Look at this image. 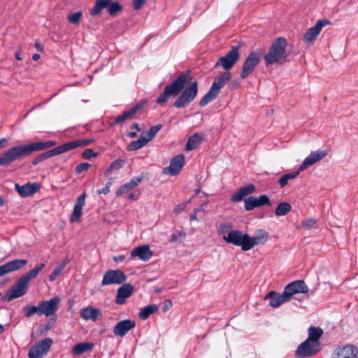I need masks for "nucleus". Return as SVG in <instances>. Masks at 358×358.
Returning a JSON list of instances; mask_svg holds the SVG:
<instances>
[{"instance_id":"obj_1","label":"nucleus","mask_w":358,"mask_h":358,"mask_svg":"<svg viewBox=\"0 0 358 358\" xmlns=\"http://www.w3.org/2000/svg\"><path fill=\"white\" fill-rule=\"evenodd\" d=\"M189 77V71H183L180 73L174 80L164 87L163 92L157 98L156 103L164 104L168 101L169 96H178L173 103V106L176 108H184L188 106L195 99L199 91L198 83L194 81L185 87L179 95L187 84Z\"/></svg>"},{"instance_id":"obj_2","label":"nucleus","mask_w":358,"mask_h":358,"mask_svg":"<svg viewBox=\"0 0 358 358\" xmlns=\"http://www.w3.org/2000/svg\"><path fill=\"white\" fill-rule=\"evenodd\" d=\"M56 145L54 141H36L10 147L0 155V166H8L13 162L31 155L34 152L47 150Z\"/></svg>"},{"instance_id":"obj_3","label":"nucleus","mask_w":358,"mask_h":358,"mask_svg":"<svg viewBox=\"0 0 358 358\" xmlns=\"http://www.w3.org/2000/svg\"><path fill=\"white\" fill-rule=\"evenodd\" d=\"M287 45V41L285 38L278 37L275 39L264 57L266 65H271L286 59L289 56L286 52Z\"/></svg>"},{"instance_id":"obj_4","label":"nucleus","mask_w":358,"mask_h":358,"mask_svg":"<svg viewBox=\"0 0 358 358\" xmlns=\"http://www.w3.org/2000/svg\"><path fill=\"white\" fill-rule=\"evenodd\" d=\"M231 78V73L229 71H224L217 77L213 83L210 90L200 100L199 106L204 107L214 100L217 96L220 89L227 84Z\"/></svg>"},{"instance_id":"obj_5","label":"nucleus","mask_w":358,"mask_h":358,"mask_svg":"<svg viewBox=\"0 0 358 358\" xmlns=\"http://www.w3.org/2000/svg\"><path fill=\"white\" fill-rule=\"evenodd\" d=\"M240 45H236L230 49V50L222 57H220L215 63L214 67L222 66L225 71H229L240 58Z\"/></svg>"},{"instance_id":"obj_6","label":"nucleus","mask_w":358,"mask_h":358,"mask_svg":"<svg viewBox=\"0 0 358 358\" xmlns=\"http://www.w3.org/2000/svg\"><path fill=\"white\" fill-rule=\"evenodd\" d=\"M223 239L227 243L241 247L243 251L250 250V236L240 230L230 231L227 236H223Z\"/></svg>"},{"instance_id":"obj_7","label":"nucleus","mask_w":358,"mask_h":358,"mask_svg":"<svg viewBox=\"0 0 358 358\" xmlns=\"http://www.w3.org/2000/svg\"><path fill=\"white\" fill-rule=\"evenodd\" d=\"M29 285L20 278L3 295L2 300L10 302L27 294Z\"/></svg>"},{"instance_id":"obj_8","label":"nucleus","mask_w":358,"mask_h":358,"mask_svg":"<svg viewBox=\"0 0 358 358\" xmlns=\"http://www.w3.org/2000/svg\"><path fill=\"white\" fill-rule=\"evenodd\" d=\"M260 62V54L257 52H250L243 63L240 77L242 79L247 78L254 71Z\"/></svg>"},{"instance_id":"obj_9","label":"nucleus","mask_w":358,"mask_h":358,"mask_svg":"<svg viewBox=\"0 0 358 358\" xmlns=\"http://www.w3.org/2000/svg\"><path fill=\"white\" fill-rule=\"evenodd\" d=\"M53 343L51 338H45L32 345L29 352V358H43L50 350Z\"/></svg>"},{"instance_id":"obj_10","label":"nucleus","mask_w":358,"mask_h":358,"mask_svg":"<svg viewBox=\"0 0 358 358\" xmlns=\"http://www.w3.org/2000/svg\"><path fill=\"white\" fill-rule=\"evenodd\" d=\"M127 280V275L125 273L120 270H108L103 275L101 285L106 286L109 285H122Z\"/></svg>"},{"instance_id":"obj_11","label":"nucleus","mask_w":358,"mask_h":358,"mask_svg":"<svg viewBox=\"0 0 358 358\" xmlns=\"http://www.w3.org/2000/svg\"><path fill=\"white\" fill-rule=\"evenodd\" d=\"M320 350V348L309 341H304L295 351L296 358H309L316 355Z\"/></svg>"},{"instance_id":"obj_12","label":"nucleus","mask_w":358,"mask_h":358,"mask_svg":"<svg viewBox=\"0 0 358 358\" xmlns=\"http://www.w3.org/2000/svg\"><path fill=\"white\" fill-rule=\"evenodd\" d=\"M263 206H271L270 199L266 194H262L259 197L249 196L244 199V208L247 211Z\"/></svg>"},{"instance_id":"obj_13","label":"nucleus","mask_w":358,"mask_h":358,"mask_svg":"<svg viewBox=\"0 0 358 358\" xmlns=\"http://www.w3.org/2000/svg\"><path fill=\"white\" fill-rule=\"evenodd\" d=\"M330 23V21L327 19L317 20L316 24L313 27L309 28L303 34V40L306 43L315 41L320 33L322 28Z\"/></svg>"},{"instance_id":"obj_14","label":"nucleus","mask_w":358,"mask_h":358,"mask_svg":"<svg viewBox=\"0 0 358 358\" xmlns=\"http://www.w3.org/2000/svg\"><path fill=\"white\" fill-rule=\"evenodd\" d=\"M309 291L308 286L305 282L302 280H298L293 281L287 285L284 289V292L287 294V296L291 299L292 296L298 293L306 294Z\"/></svg>"},{"instance_id":"obj_15","label":"nucleus","mask_w":358,"mask_h":358,"mask_svg":"<svg viewBox=\"0 0 358 358\" xmlns=\"http://www.w3.org/2000/svg\"><path fill=\"white\" fill-rule=\"evenodd\" d=\"M28 263L27 259H15L0 266V277L23 268Z\"/></svg>"},{"instance_id":"obj_16","label":"nucleus","mask_w":358,"mask_h":358,"mask_svg":"<svg viewBox=\"0 0 358 358\" xmlns=\"http://www.w3.org/2000/svg\"><path fill=\"white\" fill-rule=\"evenodd\" d=\"M59 301L60 299L56 296L52 297L50 300L40 302L41 314L47 317L54 315L58 309Z\"/></svg>"},{"instance_id":"obj_17","label":"nucleus","mask_w":358,"mask_h":358,"mask_svg":"<svg viewBox=\"0 0 358 358\" xmlns=\"http://www.w3.org/2000/svg\"><path fill=\"white\" fill-rule=\"evenodd\" d=\"M327 150H317L312 152L308 157L305 158L302 164L299 167V171H303L308 167L322 159L324 157L327 156Z\"/></svg>"},{"instance_id":"obj_18","label":"nucleus","mask_w":358,"mask_h":358,"mask_svg":"<svg viewBox=\"0 0 358 358\" xmlns=\"http://www.w3.org/2000/svg\"><path fill=\"white\" fill-rule=\"evenodd\" d=\"M185 165V157L182 154L178 155L171 159L169 166L163 171L164 173H169L171 176L177 175Z\"/></svg>"},{"instance_id":"obj_19","label":"nucleus","mask_w":358,"mask_h":358,"mask_svg":"<svg viewBox=\"0 0 358 358\" xmlns=\"http://www.w3.org/2000/svg\"><path fill=\"white\" fill-rule=\"evenodd\" d=\"M264 299H269V305L273 308H278L282 303L289 301L284 291L282 294H278L275 291H271L264 296Z\"/></svg>"},{"instance_id":"obj_20","label":"nucleus","mask_w":358,"mask_h":358,"mask_svg":"<svg viewBox=\"0 0 358 358\" xmlns=\"http://www.w3.org/2000/svg\"><path fill=\"white\" fill-rule=\"evenodd\" d=\"M134 320L127 319L116 324L113 329V334L117 336H124L131 329L135 327Z\"/></svg>"},{"instance_id":"obj_21","label":"nucleus","mask_w":358,"mask_h":358,"mask_svg":"<svg viewBox=\"0 0 358 358\" xmlns=\"http://www.w3.org/2000/svg\"><path fill=\"white\" fill-rule=\"evenodd\" d=\"M152 255L153 252L150 250V246L148 245H143L132 250L130 259L138 257L143 262H147L151 259Z\"/></svg>"},{"instance_id":"obj_22","label":"nucleus","mask_w":358,"mask_h":358,"mask_svg":"<svg viewBox=\"0 0 358 358\" xmlns=\"http://www.w3.org/2000/svg\"><path fill=\"white\" fill-rule=\"evenodd\" d=\"M86 194H81L76 199L73 212L71 213L70 221L72 223L78 222L82 216L83 208L85 205Z\"/></svg>"},{"instance_id":"obj_23","label":"nucleus","mask_w":358,"mask_h":358,"mask_svg":"<svg viewBox=\"0 0 358 358\" xmlns=\"http://www.w3.org/2000/svg\"><path fill=\"white\" fill-rule=\"evenodd\" d=\"M134 291V286L130 283H124L118 288L115 303L118 305L125 303L126 299L131 296Z\"/></svg>"},{"instance_id":"obj_24","label":"nucleus","mask_w":358,"mask_h":358,"mask_svg":"<svg viewBox=\"0 0 358 358\" xmlns=\"http://www.w3.org/2000/svg\"><path fill=\"white\" fill-rule=\"evenodd\" d=\"M40 185L34 182L33 184L27 183L24 185L15 184V189L21 197L25 198L30 196L39 190Z\"/></svg>"},{"instance_id":"obj_25","label":"nucleus","mask_w":358,"mask_h":358,"mask_svg":"<svg viewBox=\"0 0 358 358\" xmlns=\"http://www.w3.org/2000/svg\"><path fill=\"white\" fill-rule=\"evenodd\" d=\"M64 153L62 145L57 146L56 148H54L51 150H49L46 152H44L43 153H41L36 156L33 160H32V164L34 166H36L39 163L45 161V159L52 157L54 156L60 155Z\"/></svg>"},{"instance_id":"obj_26","label":"nucleus","mask_w":358,"mask_h":358,"mask_svg":"<svg viewBox=\"0 0 358 358\" xmlns=\"http://www.w3.org/2000/svg\"><path fill=\"white\" fill-rule=\"evenodd\" d=\"M255 185L250 183L241 187L236 192L232 194L230 200L232 202H240L243 199L255 192Z\"/></svg>"},{"instance_id":"obj_27","label":"nucleus","mask_w":358,"mask_h":358,"mask_svg":"<svg viewBox=\"0 0 358 358\" xmlns=\"http://www.w3.org/2000/svg\"><path fill=\"white\" fill-rule=\"evenodd\" d=\"M80 315L85 320H91L95 322L101 318L102 313L99 309L88 306L80 309Z\"/></svg>"},{"instance_id":"obj_28","label":"nucleus","mask_w":358,"mask_h":358,"mask_svg":"<svg viewBox=\"0 0 358 358\" xmlns=\"http://www.w3.org/2000/svg\"><path fill=\"white\" fill-rule=\"evenodd\" d=\"M143 107V104H137L128 110L123 112L121 115L117 116L112 125H116L124 122L127 120L131 119L134 115Z\"/></svg>"},{"instance_id":"obj_29","label":"nucleus","mask_w":358,"mask_h":358,"mask_svg":"<svg viewBox=\"0 0 358 358\" xmlns=\"http://www.w3.org/2000/svg\"><path fill=\"white\" fill-rule=\"evenodd\" d=\"M335 355H340L347 358H358V348L353 345H346L334 351Z\"/></svg>"},{"instance_id":"obj_30","label":"nucleus","mask_w":358,"mask_h":358,"mask_svg":"<svg viewBox=\"0 0 358 358\" xmlns=\"http://www.w3.org/2000/svg\"><path fill=\"white\" fill-rule=\"evenodd\" d=\"M323 334V331L320 327H310L308 329V337L306 341L320 348V338Z\"/></svg>"},{"instance_id":"obj_31","label":"nucleus","mask_w":358,"mask_h":358,"mask_svg":"<svg viewBox=\"0 0 358 358\" xmlns=\"http://www.w3.org/2000/svg\"><path fill=\"white\" fill-rule=\"evenodd\" d=\"M94 141L92 138L78 139L62 144L64 152L78 147L86 146Z\"/></svg>"},{"instance_id":"obj_32","label":"nucleus","mask_w":358,"mask_h":358,"mask_svg":"<svg viewBox=\"0 0 358 358\" xmlns=\"http://www.w3.org/2000/svg\"><path fill=\"white\" fill-rule=\"evenodd\" d=\"M268 234L263 229H259L256 236H250V250L257 245H263L268 240Z\"/></svg>"},{"instance_id":"obj_33","label":"nucleus","mask_w":358,"mask_h":358,"mask_svg":"<svg viewBox=\"0 0 358 358\" xmlns=\"http://www.w3.org/2000/svg\"><path fill=\"white\" fill-rule=\"evenodd\" d=\"M45 266V264L44 263L38 264L33 269L22 275L20 278L29 285L30 280L35 278Z\"/></svg>"},{"instance_id":"obj_34","label":"nucleus","mask_w":358,"mask_h":358,"mask_svg":"<svg viewBox=\"0 0 358 358\" xmlns=\"http://www.w3.org/2000/svg\"><path fill=\"white\" fill-rule=\"evenodd\" d=\"M110 2V0H96L94 3V6L90 10V15H99L105 8H106L108 10Z\"/></svg>"},{"instance_id":"obj_35","label":"nucleus","mask_w":358,"mask_h":358,"mask_svg":"<svg viewBox=\"0 0 358 358\" xmlns=\"http://www.w3.org/2000/svg\"><path fill=\"white\" fill-rule=\"evenodd\" d=\"M203 137L201 134L195 133L190 136L185 145V150L187 151L196 149L201 143Z\"/></svg>"},{"instance_id":"obj_36","label":"nucleus","mask_w":358,"mask_h":358,"mask_svg":"<svg viewBox=\"0 0 358 358\" xmlns=\"http://www.w3.org/2000/svg\"><path fill=\"white\" fill-rule=\"evenodd\" d=\"M148 143V140L145 139L144 135L141 134V136L138 140L134 141L131 142L127 147V150L128 151H134L137 150L143 146H145Z\"/></svg>"},{"instance_id":"obj_37","label":"nucleus","mask_w":358,"mask_h":358,"mask_svg":"<svg viewBox=\"0 0 358 358\" xmlns=\"http://www.w3.org/2000/svg\"><path fill=\"white\" fill-rule=\"evenodd\" d=\"M158 309L159 308L156 304L148 305L142 308L139 312V317L143 320H145L150 317V315L157 312Z\"/></svg>"},{"instance_id":"obj_38","label":"nucleus","mask_w":358,"mask_h":358,"mask_svg":"<svg viewBox=\"0 0 358 358\" xmlns=\"http://www.w3.org/2000/svg\"><path fill=\"white\" fill-rule=\"evenodd\" d=\"M93 347L94 344L92 343H80L74 345L72 351L74 355H81L91 350Z\"/></svg>"},{"instance_id":"obj_39","label":"nucleus","mask_w":358,"mask_h":358,"mask_svg":"<svg viewBox=\"0 0 358 358\" xmlns=\"http://www.w3.org/2000/svg\"><path fill=\"white\" fill-rule=\"evenodd\" d=\"M124 163V160L120 158L115 159L110 164V166L107 169H106V171H104V176L106 177L110 176L113 171H118L122 167H123Z\"/></svg>"},{"instance_id":"obj_40","label":"nucleus","mask_w":358,"mask_h":358,"mask_svg":"<svg viewBox=\"0 0 358 358\" xmlns=\"http://www.w3.org/2000/svg\"><path fill=\"white\" fill-rule=\"evenodd\" d=\"M292 210V206L289 203L284 201L280 203L275 209L276 216L286 215Z\"/></svg>"},{"instance_id":"obj_41","label":"nucleus","mask_w":358,"mask_h":358,"mask_svg":"<svg viewBox=\"0 0 358 358\" xmlns=\"http://www.w3.org/2000/svg\"><path fill=\"white\" fill-rule=\"evenodd\" d=\"M300 172L301 171H299V169H298V171H296L288 173L283 175L278 180V183L280 186L281 187H285L288 184L289 180L295 179L299 176Z\"/></svg>"},{"instance_id":"obj_42","label":"nucleus","mask_w":358,"mask_h":358,"mask_svg":"<svg viewBox=\"0 0 358 358\" xmlns=\"http://www.w3.org/2000/svg\"><path fill=\"white\" fill-rule=\"evenodd\" d=\"M22 310L24 313V315L26 317H30L34 314H36L39 316L42 315L39 304L38 306H30L24 307Z\"/></svg>"},{"instance_id":"obj_43","label":"nucleus","mask_w":358,"mask_h":358,"mask_svg":"<svg viewBox=\"0 0 358 358\" xmlns=\"http://www.w3.org/2000/svg\"><path fill=\"white\" fill-rule=\"evenodd\" d=\"M162 128V125L161 124H156L155 126L151 127L148 131L146 132H143L142 135H144V137L149 142L151 141L156 134Z\"/></svg>"},{"instance_id":"obj_44","label":"nucleus","mask_w":358,"mask_h":358,"mask_svg":"<svg viewBox=\"0 0 358 358\" xmlns=\"http://www.w3.org/2000/svg\"><path fill=\"white\" fill-rule=\"evenodd\" d=\"M122 10V6L117 1L110 0L109 8H108V14L110 16H115L117 14Z\"/></svg>"},{"instance_id":"obj_45","label":"nucleus","mask_w":358,"mask_h":358,"mask_svg":"<svg viewBox=\"0 0 358 358\" xmlns=\"http://www.w3.org/2000/svg\"><path fill=\"white\" fill-rule=\"evenodd\" d=\"M186 236V234L184 231H175L171 236L170 241L173 243H181L182 242Z\"/></svg>"},{"instance_id":"obj_46","label":"nucleus","mask_w":358,"mask_h":358,"mask_svg":"<svg viewBox=\"0 0 358 358\" xmlns=\"http://www.w3.org/2000/svg\"><path fill=\"white\" fill-rule=\"evenodd\" d=\"M66 263H67L66 262H64L54 268V270L52 271V272L51 273V274L49 276L50 281H54L56 279L57 276L60 275L62 270L66 266Z\"/></svg>"},{"instance_id":"obj_47","label":"nucleus","mask_w":358,"mask_h":358,"mask_svg":"<svg viewBox=\"0 0 358 358\" xmlns=\"http://www.w3.org/2000/svg\"><path fill=\"white\" fill-rule=\"evenodd\" d=\"M82 15L83 13L81 11H78L74 13L69 15L67 18L71 24H78L80 21Z\"/></svg>"},{"instance_id":"obj_48","label":"nucleus","mask_w":358,"mask_h":358,"mask_svg":"<svg viewBox=\"0 0 358 358\" xmlns=\"http://www.w3.org/2000/svg\"><path fill=\"white\" fill-rule=\"evenodd\" d=\"M317 220L315 218H308L303 220L301 223L302 227L306 229L313 228L316 224Z\"/></svg>"},{"instance_id":"obj_49","label":"nucleus","mask_w":358,"mask_h":358,"mask_svg":"<svg viewBox=\"0 0 358 358\" xmlns=\"http://www.w3.org/2000/svg\"><path fill=\"white\" fill-rule=\"evenodd\" d=\"M91 166L92 165L89 163H80L76 166L75 171L77 174H80L83 171L88 170Z\"/></svg>"},{"instance_id":"obj_50","label":"nucleus","mask_w":358,"mask_h":358,"mask_svg":"<svg viewBox=\"0 0 358 358\" xmlns=\"http://www.w3.org/2000/svg\"><path fill=\"white\" fill-rule=\"evenodd\" d=\"M131 189V188L130 187V186L129 185V184H127V182H126L125 184L121 185L118 189L116 191V196H122L125 193H127L129 191H130Z\"/></svg>"},{"instance_id":"obj_51","label":"nucleus","mask_w":358,"mask_h":358,"mask_svg":"<svg viewBox=\"0 0 358 358\" xmlns=\"http://www.w3.org/2000/svg\"><path fill=\"white\" fill-rule=\"evenodd\" d=\"M143 178V176L134 177L129 182H127V184H129V185L132 189L134 187H137L139 185V183L142 182Z\"/></svg>"},{"instance_id":"obj_52","label":"nucleus","mask_w":358,"mask_h":358,"mask_svg":"<svg viewBox=\"0 0 358 358\" xmlns=\"http://www.w3.org/2000/svg\"><path fill=\"white\" fill-rule=\"evenodd\" d=\"M96 156L97 153L94 152L93 150L90 148L85 149L82 153V157L85 159H90L92 157Z\"/></svg>"},{"instance_id":"obj_53","label":"nucleus","mask_w":358,"mask_h":358,"mask_svg":"<svg viewBox=\"0 0 358 358\" xmlns=\"http://www.w3.org/2000/svg\"><path fill=\"white\" fill-rule=\"evenodd\" d=\"M145 0H133L134 9L138 10L141 8L143 5L145 3Z\"/></svg>"},{"instance_id":"obj_54","label":"nucleus","mask_w":358,"mask_h":358,"mask_svg":"<svg viewBox=\"0 0 358 358\" xmlns=\"http://www.w3.org/2000/svg\"><path fill=\"white\" fill-rule=\"evenodd\" d=\"M172 301L170 299H166L163 302L162 311L166 312L172 307Z\"/></svg>"},{"instance_id":"obj_55","label":"nucleus","mask_w":358,"mask_h":358,"mask_svg":"<svg viewBox=\"0 0 358 358\" xmlns=\"http://www.w3.org/2000/svg\"><path fill=\"white\" fill-rule=\"evenodd\" d=\"M231 227L230 224L227 223H222L219 225L218 232L219 234H222L227 231Z\"/></svg>"},{"instance_id":"obj_56","label":"nucleus","mask_w":358,"mask_h":358,"mask_svg":"<svg viewBox=\"0 0 358 358\" xmlns=\"http://www.w3.org/2000/svg\"><path fill=\"white\" fill-rule=\"evenodd\" d=\"M109 192H110V188L108 187L107 186H105L102 189H99L96 191L97 194H107Z\"/></svg>"},{"instance_id":"obj_57","label":"nucleus","mask_w":358,"mask_h":358,"mask_svg":"<svg viewBox=\"0 0 358 358\" xmlns=\"http://www.w3.org/2000/svg\"><path fill=\"white\" fill-rule=\"evenodd\" d=\"M113 261L115 262H122L124 260L125 256L124 255H120L117 256L113 257Z\"/></svg>"},{"instance_id":"obj_58","label":"nucleus","mask_w":358,"mask_h":358,"mask_svg":"<svg viewBox=\"0 0 358 358\" xmlns=\"http://www.w3.org/2000/svg\"><path fill=\"white\" fill-rule=\"evenodd\" d=\"M198 212H199V209H194L193 212L190 215V220L191 221L198 220V218L196 216V214Z\"/></svg>"},{"instance_id":"obj_59","label":"nucleus","mask_w":358,"mask_h":358,"mask_svg":"<svg viewBox=\"0 0 358 358\" xmlns=\"http://www.w3.org/2000/svg\"><path fill=\"white\" fill-rule=\"evenodd\" d=\"M34 46L38 51H39L41 52H43V50H44L43 46L38 41H36L35 42Z\"/></svg>"},{"instance_id":"obj_60","label":"nucleus","mask_w":358,"mask_h":358,"mask_svg":"<svg viewBox=\"0 0 358 358\" xmlns=\"http://www.w3.org/2000/svg\"><path fill=\"white\" fill-rule=\"evenodd\" d=\"M131 129H134V131H140L141 130V129L139 127V125L138 123H134L131 126Z\"/></svg>"},{"instance_id":"obj_61","label":"nucleus","mask_w":358,"mask_h":358,"mask_svg":"<svg viewBox=\"0 0 358 358\" xmlns=\"http://www.w3.org/2000/svg\"><path fill=\"white\" fill-rule=\"evenodd\" d=\"M6 142L7 139L5 138H2L0 139V150L5 147Z\"/></svg>"},{"instance_id":"obj_62","label":"nucleus","mask_w":358,"mask_h":358,"mask_svg":"<svg viewBox=\"0 0 358 358\" xmlns=\"http://www.w3.org/2000/svg\"><path fill=\"white\" fill-rule=\"evenodd\" d=\"M128 199L129 200H136L138 199V196L137 195H136L134 193H130L128 196H127Z\"/></svg>"},{"instance_id":"obj_63","label":"nucleus","mask_w":358,"mask_h":358,"mask_svg":"<svg viewBox=\"0 0 358 358\" xmlns=\"http://www.w3.org/2000/svg\"><path fill=\"white\" fill-rule=\"evenodd\" d=\"M21 50H19L17 52H15V59L18 61H21L22 59L20 57Z\"/></svg>"},{"instance_id":"obj_64","label":"nucleus","mask_w":358,"mask_h":358,"mask_svg":"<svg viewBox=\"0 0 358 358\" xmlns=\"http://www.w3.org/2000/svg\"><path fill=\"white\" fill-rule=\"evenodd\" d=\"M137 136L136 131H130L128 133L127 136L130 138H134Z\"/></svg>"}]
</instances>
